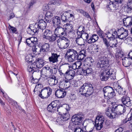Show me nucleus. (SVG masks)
<instances>
[{
    "instance_id": "dca6fc26",
    "label": "nucleus",
    "mask_w": 132,
    "mask_h": 132,
    "mask_svg": "<svg viewBox=\"0 0 132 132\" xmlns=\"http://www.w3.org/2000/svg\"><path fill=\"white\" fill-rule=\"evenodd\" d=\"M117 34V32L114 29H111L107 31L106 33H105V37L108 38L109 39L115 38V36Z\"/></svg>"
},
{
    "instance_id": "c756f323",
    "label": "nucleus",
    "mask_w": 132,
    "mask_h": 132,
    "mask_svg": "<svg viewBox=\"0 0 132 132\" xmlns=\"http://www.w3.org/2000/svg\"><path fill=\"white\" fill-rule=\"evenodd\" d=\"M35 25H34L33 27L32 28H29L28 29V33H29L30 35H33L35 33H37L38 31V29L37 28H35Z\"/></svg>"
},
{
    "instance_id": "49530a36",
    "label": "nucleus",
    "mask_w": 132,
    "mask_h": 132,
    "mask_svg": "<svg viewBox=\"0 0 132 132\" xmlns=\"http://www.w3.org/2000/svg\"><path fill=\"white\" fill-rule=\"evenodd\" d=\"M51 3L54 5H59L61 3V0H51Z\"/></svg>"
},
{
    "instance_id": "f704fd0d",
    "label": "nucleus",
    "mask_w": 132,
    "mask_h": 132,
    "mask_svg": "<svg viewBox=\"0 0 132 132\" xmlns=\"http://www.w3.org/2000/svg\"><path fill=\"white\" fill-rule=\"evenodd\" d=\"M85 71L86 75L87 76H88L93 73V70L92 69L90 68H86L85 70L82 69V72L85 73Z\"/></svg>"
},
{
    "instance_id": "09e8293b",
    "label": "nucleus",
    "mask_w": 132,
    "mask_h": 132,
    "mask_svg": "<svg viewBox=\"0 0 132 132\" xmlns=\"http://www.w3.org/2000/svg\"><path fill=\"white\" fill-rule=\"evenodd\" d=\"M105 34L102 30H99L98 32V35L99 37L102 38L104 37H105Z\"/></svg>"
},
{
    "instance_id": "774afa93",
    "label": "nucleus",
    "mask_w": 132,
    "mask_h": 132,
    "mask_svg": "<svg viewBox=\"0 0 132 132\" xmlns=\"http://www.w3.org/2000/svg\"><path fill=\"white\" fill-rule=\"evenodd\" d=\"M128 121H129L130 124L132 125V113L130 117L129 118Z\"/></svg>"
},
{
    "instance_id": "f8f14e48",
    "label": "nucleus",
    "mask_w": 132,
    "mask_h": 132,
    "mask_svg": "<svg viewBox=\"0 0 132 132\" xmlns=\"http://www.w3.org/2000/svg\"><path fill=\"white\" fill-rule=\"evenodd\" d=\"M46 23H47L45 20H40L38 23H36L35 24V28L38 29L39 31H43L45 28L46 26Z\"/></svg>"
},
{
    "instance_id": "9d476101",
    "label": "nucleus",
    "mask_w": 132,
    "mask_h": 132,
    "mask_svg": "<svg viewBox=\"0 0 132 132\" xmlns=\"http://www.w3.org/2000/svg\"><path fill=\"white\" fill-rule=\"evenodd\" d=\"M128 31L127 30L123 28H121L118 31V32H120V35H119V33H117V37H116L121 39L123 40L128 36Z\"/></svg>"
},
{
    "instance_id": "5701e85b",
    "label": "nucleus",
    "mask_w": 132,
    "mask_h": 132,
    "mask_svg": "<svg viewBox=\"0 0 132 132\" xmlns=\"http://www.w3.org/2000/svg\"><path fill=\"white\" fill-rule=\"evenodd\" d=\"M63 90V89H60L57 90L55 93L56 96L59 98H62L64 97L66 95V93Z\"/></svg>"
},
{
    "instance_id": "cd10ccee",
    "label": "nucleus",
    "mask_w": 132,
    "mask_h": 132,
    "mask_svg": "<svg viewBox=\"0 0 132 132\" xmlns=\"http://www.w3.org/2000/svg\"><path fill=\"white\" fill-rule=\"evenodd\" d=\"M98 37L97 35L93 34L90 37L89 40L88 41V43L91 44L93 43H94L98 40Z\"/></svg>"
},
{
    "instance_id": "1a4fd4ad",
    "label": "nucleus",
    "mask_w": 132,
    "mask_h": 132,
    "mask_svg": "<svg viewBox=\"0 0 132 132\" xmlns=\"http://www.w3.org/2000/svg\"><path fill=\"white\" fill-rule=\"evenodd\" d=\"M84 116L83 115L80 114L73 116L72 118V121L74 124L78 125L83 120Z\"/></svg>"
},
{
    "instance_id": "2f4dec72",
    "label": "nucleus",
    "mask_w": 132,
    "mask_h": 132,
    "mask_svg": "<svg viewBox=\"0 0 132 132\" xmlns=\"http://www.w3.org/2000/svg\"><path fill=\"white\" fill-rule=\"evenodd\" d=\"M115 57L117 58H120L123 56V53L122 51L119 48L116 49V52L115 54Z\"/></svg>"
},
{
    "instance_id": "39448f33",
    "label": "nucleus",
    "mask_w": 132,
    "mask_h": 132,
    "mask_svg": "<svg viewBox=\"0 0 132 132\" xmlns=\"http://www.w3.org/2000/svg\"><path fill=\"white\" fill-rule=\"evenodd\" d=\"M104 117L101 115H97L95 122V125L97 130H100L104 125Z\"/></svg>"
},
{
    "instance_id": "e433bc0d",
    "label": "nucleus",
    "mask_w": 132,
    "mask_h": 132,
    "mask_svg": "<svg viewBox=\"0 0 132 132\" xmlns=\"http://www.w3.org/2000/svg\"><path fill=\"white\" fill-rule=\"evenodd\" d=\"M110 40V45L112 47H117L118 42L117 40L115 38L112 39H111Z\"/></svg>"
},
{
    "instance_id": "72a5a7b5",
    "label": "nucleus",
    "mask_w": 132,
    "mask_h": 132,
    "mask_svg": "<svg viewBox=\"0 0 132 132\" xmlns=\"http://www.w3.org/2000/svg\"><path fill=\"white\" fill-rule=\"evenodd\" d=\"M81 28L82 29V30L81 31H79L78 30H77V37L76 38H82V33L83 32L85 31V29L84 27L83 26H81L79 27V28Z\"/></svg>"
},
{
    "instance_id": "bb28decb",
    "label": "nucleus",
    "mask_w": 132,
    "mask_h": 132,
    "mask_svg": "<svg viewBox=\"0 0 132 132\" xmlns=\"http://www.w3.org/2000/svg\"><path fill=\"white\" fill-rule=\"evenodd\" d=\"M118 4L117 3H109V4L107 5V8L109 10H114L118 9Z\"/></svg>"
},
{
    "instance_id": "6ab92c4d",
    "label": "nucleus",
    "mask_w": 132,
    "mask_h": 132,
    "mask_svg": "<svg viewBox=\"0 0 132 132\" xmlns=\"http://www.w3.org/2000/svg\"><path fill=\"white\" fill-rule=\"evenodd\" d=\"M59 55H58L56 53H52L51 55L48 58L49 62L54 63L58 62V58L60 56Z\"/></svg>"
},
{
    "instance_id": "603ef678",
    "label": "nucleus",
    "mask_w": 132,
    "mask_h": 132,
    "mask_svg": "<svg viewBox=\"0 0 132 132\" xmlns=\"http://www.w3.org/2000/svg\"><path fill=\"white\" fill-rule=\"evenodd\" d=\"M78 55V60H80L82 61H84L85 60H84V58L85 57H86V55Z\"/></svg>"
},
{
    "instance_id": "13d9d810",
    "label": "nucleus",
    "mask_w": 132,
    "mask_h": 132,
    "mask_svg": "<svg viewBox=\"0 0 132 132\" xmlns=\"http://www.w3.org/2000/svg\"><path fill=\"white\" fill-rule=\"evenodd\" d=\"M83 15L87 18L90 19V20H91V16L86 12L85 11Z\"/></svg>"
},
{
    "instance_id": "3c124183",
    "label": "nucleus",
    "mask_w": 132,
    "mask_h": 132,
    "mask_svg": "<svg viewBox=\"0 0 132 132\" xmlns=\"http://www.w3.org/2000/svg\"><path fill=\"white\" fill-rule=\"evenodd\" d=\"M75 63L78 69H80L81 68L82 63L81 61H78Z\"/></svg>"
},
{
    "instance_id": "412c9836",
    "label": "nucleus",
    "mask_w": 132,
    "mask_h": 132,
    "mask_svg": "<svg viewBox=\"0 0 132 132\" xmlns=\"http://www.w3.org/2000/svg\"><path fill=\"white\" fill-rule=\"evenodd\" d=\"M50 45L49 44L45 43L43 44L40 49V51L43 52H47L50 51Z\"/></svg>"
},
{
    "instance_id": "393cba45",
    "label": "nucleus",
    "mask_w": 132,
    "mask_h": 132,
    "mask_svg": "<svg viewBox=\"0 0 132 132\" xmlns=\"http://www.w3.org/2000/svg\"><path fill=\"white\" fill-rule=\"evenodd\" d=\"M70 41L63 40L61 43L59 47L60 49H65L67 48L70 44Z\"/></svg>"
},
{
    "instance_id": "4be33fe9",
    "label": "nucleus",
    "mask_w": 132,
    "mask_h": 132,
    "mask_svg": "<svg viewBox=\"0 0 132 132\" xmlns=\"http://www.w3.org/2000/svg\"><path fill=\"white\" fill-rule=\"evenodd\" d=\"M122 64L125 67H128L131 64L132 59L128 57H125L124 59H122Z\"/></svg>"
},
{
    "instance_id": "a878e982",
    "label": "nucleus",
    "mask_w": 132,
    "mask_h": 132,
    "mask_svg": "<svg viewBox=\"0 0 132 132\" xmlns=\"http://www.w3.org/2000/svg\"><path fill=\"white\" fill-rule=\"evenodd\" d=\"M114 90L113 88L110 86L105 87L103 89V91L104 93V96H107V95L109 93H111Z\"/></svg>"
},
{
    "instance_id": "0eeeda50",
    "label": "nucleus",
    "mask_w": 132,
    "mask_h": 132,
    "mask_svg": "<svg viewBox=\"0 0 132 132\" xmlns=\"http://www.w3.org/2000/svg\"><path fill=\"white\" fill-rule=\"evenodd\" d=\"M57 103H59L57 101H55L50 104L47 107V111L51 113H54L55 111L58 112L60 106H57Z\"/></svg>"
},
{
    "instance_id": "4c0bfd02",
    "label": "nucleus",
    "mask_w": 132,
    "mask_h": 132,
    "mask_svg": "<svg viewBox=\"0 0 132 132\" xmlns=\"http://www.w3.org/2000/svg\"><path fill=\"white\" fill-rule=\"evenodd\" d=\"M76 43L80 46L84 45V40L82 38H76L75 40Z\"/></svg>"
},
{
    "instance_id": "aec40b11",
    "label": "nucleus",
    "mask_w": 132,
    "mask_h": 132,
    "mask_svg": "<svg viewBox=\"0 0 132 132\" xmlns=\"http://www.w3.org/2000/svg\"><path fill=\"white\" fill-rule=\"evenodd\" d=\"M113 86L114 88L120 95H122L125 94V90L124 89H123V88H122L118 84L114 85Z\"/></svg>"
},
{
    "instance_id": "6e6d98bb",
    "label": "nucleus",
    "mask_w": 132,
    "mask_h": 132,
    "mask_svg": "<svg viewBox=\"0 0 132 132\" xmlns=\"http://www.w3.org/2000/svg\"><path fill=\"white\" fill-rule=\"evenodd\" d=\"M105 37H104L102 38L103 40V42L106 46L110 44L109 42L107 41V39L106 38H105Z\"/></svg>"
},
{
    "instance_id": "c03bdc74",
    "label": "nucleus",
    "mask_w": 132,
    "mask_h": 132,
    "mask_svg": "<svg viewBox=\"0 0 132 132\" xmlns=\"http://www.w3.org/2000/svg\"><path fill=\"white\" fill-rule=\"evenodd\" d=\"M36 69L32 67V64L31 65H29L28 66V71L30 72L31 73L33 74L34 72H36L35 71L34 69Z\"/></svg>"
},
{
    "instance_id": "de8ad7c7",
    "label": "nucleus",
    "mask_w": 132,
    "mask_h": 132,
    "mask_svg": "<svg viewBox=\"0 0 132 132\" xmlns=\"http://www.w3.org/2000/svg\"><path fill=\"white\" fill-rule=\"evenodd\" d=\"M116 94L115 93L114 90H113V92L111 93H109L107 95V97L108 98H113V97L116 96Z\"/></svg>"
},
{
    "instance_id": "ddd939ff",
    "label": "nucleus",
    "mask_w": 132,
    "mask_h": 132,
    "mask_svg": "<svg viewBox=\"0 0 132 132\" xmlns=\"http://www.w3.org/2000/svg\"><path fill=\"white\" fill-rule=\"evenodd\" d=\"M65 30L68 31V33L70 35H72L73 37H75L76 36V31L73 29L72 25L71 24L67 23L64 25Z\"/></svg>"
},
{
    "instance_id": "4d7b16f0",
    "label": "nucleus",
    "mask_w": 132,
    "mask_h": 132,
    "mask_svg": "<svg viewBox=\"0 0 132 132\" xmlns=\"http://www.w3.org/2000/svg\"><path fill=\"white\" fill-rule=\"evenodd\" d=\"M9 26L10 27V28H9V29H11V30L12 31V32L14 33H15L16 30V28L14 27L11 26L10 24H9Z\"/></svg>"
},
{
    "instance_id": "2eb2a0df",
    "label": "nucleus",
    "mask_w": 132,
    "mask_h": 132,
    "mask_svg": "<svg viewBox=\"0 0 132 132\" xmlns=\"http://www.w3.org/2000/svg\"><path fill=\"white\" fill-rule=\"evenodd\" d=\"M75 75V72L74 71L70 69L67 70L64 75L65 77V79L68 80L73 79Z\"/></svg>"
},
{
    "instance_id": "f3484780",
    "label": "nucleus",
    "mask_w": 132,
    "mask_h": 132,
    "mask_svg": "<svg viewBox=\"0 0 132 132\" xmlns=\"http://www.w3.org/2000/svg\"><path fill=\"white\" fill-rule=\"evenodd\" d=\"M123 22L125 26L128 28H130L132 25V17L128 16L124 18Z\"/></svg>"
},
{
    "instance_id": "680f3d73",
    "label": "nucleus",
    "mask_w": 132,
    "mask_h": 132,
    "mask_svg": "<svg viewBox=\"0 0 132 132\" xmlns=\"http://www.w3.org/2000/svg\"><path fill=\"white\" fill-rule=\"evenodd\" d=\"M107 47L106 49L108 51H109V52H111L112 50V46H110V44H109L108 45H106V46Z\"/></svg>"
},
{
    "instance_id": "58836bf2",
    "label": "nucleus",
    "mask_w": 132,
    "mask_h": 132,
    "mask_svg": "<svg viewBox=\"0 0 132 132\" xmlns=\"http://www.w3.org/2000/svg\"><path fill=\"white\" fill-rule=\"evenodd\" d=\"M67 36V32L65 29L64 28L62 27L59 37H61L62 36Z\"/></svg>"
},
{
    "instance_id": "423d86ee",
    "label": "nucleus",
    "mask_w": 132,
    "mask_h": 132,
    "mask_svg": "<svg viewBox=\"0 0 132 132\" xmlns=\"http://www.w3.org/2000/svg\"><path fill=\"white\" fill-rule=\"evenodd\" d=\"M52 92L51 89L49 87H46L41 90L39 96L43 99L47 98L51 95Z\"/></svg>"
},
{
    "instance_id": "f257e3e1",
    "label": "nucleus",
    "mask_w": 132,
    "mask_h": 132,
    "mask_svg": "<svg viewBox=\"0 0 132 132\" xmlns=\"http://www.w3.org/2000/svg\"><path fill=\"white\" fill-rule=\"evenodd\" d=\"M109 58L105 56L103 57L99 60L97 63V66L98 68H103L105 70L102 72L100 75L101 80L102 81H106L110 76L114 73L112 69H107L109 66Z\"/></svg>"
},
{
    "instance_id": "473e14b6",
    "label": "nucleus",
    "mask_w": 132,
    "mask_h": 132,
    "mask_svg": "<svg viewBox=\"0 0 132 132\" xmlns=\"http://www.w3.org/2000/svg\"><path fill=\"white\" fill-rule=\"evenodd\" d=\"M62 27L60 26H56V28L54 30V35L56 39L57 37H59V35L60 32L61 28Z\"/></svg>"
},
{
    "instance_id": "b1692460",
    "label": "nucleus",
    "mask_w": 132,
    "mask_h": 132,
    "mask_svg": "<svg viewBox=\"0 0 132 132\" xmlns=\"http://www.w3.org/2000/svg\"><path fill=\"white\" fill-rule=\"evenodd\" d=\"M52 22L55 28L56 26H60L61 24L60 18L57 16H54L52 20Z\"/></svg>"
},
{
    "instance_id": "5fc2aeb1",
    "label": "nucleus",
    "mask_w": 132,
    "mask_h": 132,
    "mask_svg": "<svg viewBox=\"0 0 132 132\" xmlns=\"http://www.w3.org/2000/svg\"><path fill=\"white\" fill-rule=\"evenodd\" d=\"M61 20L62 22H64L67 21V17L66 16L64 15V14L61 15Z\"/></svg>"
},
{
    "instance_id": "052dcab7",
    "label": "nucleus",
    "mask_w": 132,
    "mask_h": 132,
    "mask_svg": "<svg viewBox=\"0 0 132 132\" xmlns=\"http://www.w3.org/2000/svg\"><path fill=\"white\" fill-rule=\"evenodd\" d=\"M31 38L33 39V41H32V43H33L34 45H35L36 44H37V38L36 37H31Z\"/></svg>"
},
{
    "instance_id": "69168bd1",
    "label": "nucleus",
    "mask_w": 132,
    "mask_h": 132,
    "mask_svg": "<svg viewBox=\"0 0 132 132\" xmlns=\"http://www.w3.org/2000/svg\"><path fill=\"white\" fill-rule=\"evenodd\" d=\"M113 98H107V103L108 104H111L113 102L112 101Z\"/></svg>"
},
{
    "instance_id": "6e6552de",
    "label": "nucleus",
    "mask_w": 132,
    "mask_h": 132,
    "mask_svg": "<svg viewBox=\"0 0 132 132\" xmlns=\"http://www.w3.org/2000/svg\"><path fill=\"white\" fill-rule=\"evenodd\" d=\"M43 38L48 39L50 42H53L56 40L54 34L53 35L52 31L48 29L45 31Z\"/></svg>"
},
{
    "instance_id": "c9c22d12",
    "label": "nucleus",
    "mask_w": 132,
    "mask_h": 132,
    "mask_svg": "<svg viewBox=\"0 0 132 132\" xmlns=\"http://www.w3.org/2000/svg\"><path fill=\"white\" fill-rule=\"evenodd\" d=\"M62 117L61 116L60 117H58L56 120V124L59 125H63L65 123V121L63 120Z\"/></svg>"
},
{
    "instance_id": "7ed1b4c3",
    "label": "nucleus",
    "mask_w": 132,
    "mask_h": 132,
    "mask_svg": "<svg viewBox=\"0 0 132 132\" xmlns=\"http://www.w3.org/2000/svg\"><path fill=\"white\" fill-rule=\"evenodd\" d=\"M93 90L92 85L89 83H86L80 88L79 92L81 94L88 96L92 94Z\"/></svg>"
},
{
    "instance_id": "37998d69",
    "label": "nucleus",
    "mask_w": 132,
    "mask_h": 132,
    "mask_svg": "<svg viewBox=\"0 0 132 132\" xmlns=\"http://www.w3.org/2000/svg\"><path fill=\"white\" fill-rule=\"evenodd\" d=\"M88 37L89 34L87 33L83 32L82 33V38L84 40L87 42L88 43V41L89 40Z\"/></svg>"
},
{
    "instance_id": "f03ea898",
    "label": "nucleus",
    "mask_w": 132,
    "mask_h": 132,
    "mask_svg": "<svg viewBox=\"0 0 132 132\" xmlns=\"http://www.w3.org/2000/svg\"><path fill=\"white\" fill-rule=\"evenodd\" d=\"M126 107L122 104L114 105L112 108L108 107L106 109L105 114L110 118H114L117 117V115H121L125 113Z\"/></svg>"
},
{
    "instance_id": "7c9ffc66",
    "label": "nucleus",
    "mask_w": 132,
    "mask_h": 132,
    "mask_svg": "<svg viewBox=\"0 0 132 132\" xmlns=\"http://www.w3.org/2000/svg\"><path fill=\"white\" fill-rule=\"evenodd\" d=\"M127 9L126 12L128 13L132 12V0H129L127 4Z\"/></svg>"
},
{
    "instance_id": "0e129e2a",
    "label": "nucleus",
    "mask_w": 132,
    "mask_h": 132,
    "mask_svg": "<svg viewBox=\"0 0 132 132\" xmlns=\"http://www.w3.org/2000/svg\"><path fill=\"white\" fill-rule=\"evenodd\" d=\"M85 50H82L80 51L78 54V55H85ZM81 56V55H80Z\"/></svg>"
},
{
    "instance_id": "4468645a",
    "label": "nucleus",
    "mask_w": 132,
    "mask_h": 132,
    "mask_svg": "<svg viewBox=\"0 0 132 132\" xmlns=\"http://www.w3.org/2000/svg\"><path fill=\"white\" fill-rule=\"evenodd\" d=\"M121 101L123 104H122L123 105L125 106L126 105L128 107L131 105L130 98L126 95H124L121 97Z\"/></svg>"
},
{
    "instance_id": "bf43d9fd",
    "label": "nucleus",
    "mask_w": 132,
    "mask_h": 132,
    "mask_svg": "<svg viewBox=\"0 0 132 132\" xmlns=\"http://www.w3.org/2000/svg\"><path fill=\"white\" fill-rule=\"evenodd\" d=\"M74 132H83V130L79 127L75 128Z\"/></svg>"
},
{
    "instance_id": "e2e57ef3",
    "label": "nucleus",
    "mask_w": 132,
    "mask_h": 132,
    "mask_svg": "<svg viewBox=\"0 0 132 132\" xmlns=\"http://www.w3.org/2000/svg\"><path fill=\"white\" fill-rule=\"evenodd\" d=\"M43 10L45 11H47L49 9V7L48 5H45L43 6Z\"/></svg>"
},
{
    "instance_id": "8fccbe9b",
    "label": "nucleus",
    "mask_w": 132,
    "mask_h": 132,
    "mask_svg": "<svg viewBox=\"0 0 132 132\" xmlns=\"http://www.w3.org/2000/svg\"><path fill=\"white\" fill-rule=\"evenodd\" d=\"M11 103L12 105L16 109L19 106L17 104V102L13 100L11 101Z\"/></svg>"
},
{
    "instance_id": "a211bd4d",
    "label": "nucleus",
    "mask_w": 132,
    "mask_h": 132,
    "mask_svg": "<svg viewBox=\"0 0 132 132\" xmlns=\"http://www.w3.org/2000/svg\"><path fill=\"white\" fill-rule=\"evenodd\" d=\"M48 83L51 86L56 85L58 83V80L54 75H51L48 80Z\"/></svg>"
},
{
    "instance_id": "338daca9",
    "label": "nucleus",
    "mask_w": 132,
    "mask_h": 132,
    "mask_svg": "<svg viewBox=\"0 0 132 132\" xmlns=\"http://www.w3.org/2000/svg\"><path fill=\"white\" fill-rule=\"evenodd\" d=\"M35 3V1L34 0H32L30 2L29 4V8L32 6Z\"/></svg>"
},
{
    "instance_id": "9b49d317",
    "label": "nucleus",
    "mask_w": 132,
    "mask_h": 132,
    "mask_svg": "<svg viewBox=\"0 0 132 132\" xmlns=\"http://www.w3.org/2000/svg\"><path fill=\"white\" fill-rule=\"evenodd\" d=\"M44 65V61L41 58L37 59L35 62L32 64V67L35 69L41 68Z\"/></svg>"
},
{
    "instance_id": "ea45409f",
    "label": "nucleus",
    "mask_w": 132,
    "mask_h": 132,
    "mask_svg": "<svg viewBox=\"0 0 132 132\" xmlns=\"http://www.w3.org/2000/svg\"><path fill=\"white\" fill-rule=\"evenodd\" d=\"M32 39V38L31 37L26 39V43L28 46L30 47L34 46V44H33V43H32V41H33Z\"/></svg>"
},
{
    "instance_id": "a19ab883",
    "label": "nucleus",
    "mask_w": 132,
    "mask_h": 132,
    "mask_svg": "<svg viewBox=\"0 0 132 132\" xmlns=\"http://www.w3.org/2000/svg\"><path fill=\"white\" fill-rule=\"evenodd\" d=\"M95 124L94 126L92 125L88 126L87 129H86V130L84 131V132H92L94 131L95 130Z\"/></svg>"
},
{
    "instance_id": "20e7f679",
    "label": "nucleus",
    "mask_w": 132,
    "mask_h": 132,
    "mask_svg": "<svg viewBox=\"0 0 132 132\" xmlns=\"http://www.w3.org/2000/svg\"><path fill=\"white\" fill-rule=\"evenodd\" d=\"M78 53L76 51L72 49H70L67 50L65 55L68 61L71 62L78 60Z\"/></svg>"
},
{
    "instance_id": "864d4df0",
    "label": "nucleus",
    "mask_w": 132,
    "mask_h": 132,
    "mask_svg": "<svg viewBox=\"0 0 132 132\" xmlns=\"http://www.w3.org/2000/svg\"><path fill=\"white\" fill-rule=\"evenodd\" d=\"M64 87L65 88H68L70 86V82L68 80H65Z\"/></svg>"
},
{
    "instance_id": "c85d7f7f",
    "label": "nucleus",
    "mask_w": 132,
    "mask_h": 132,
    "mask_svg": "<svg viewBox=\"0 0 132 132\" xmlns=\"http://www.w3.org/2000/svg\"><path fill=\"white\" fill-rule=\"evenodd\" d=\"M53 16L52 13L49 11H47L45 14V21L47 23H49L51 21V19Z\"/></svg>"
},
{
    "instance_id": "a18cd8bd",
    "label": "nucleus",
    "mask_w": 132,
    "mask_h": 132,
    "mask_svg": "<svg viewBox=\"0 0 132 132\" xmlns=\"http://www.w3.org/2000/svg\"><path fill=\"white\" fill-rule=\"evenodd\" d=\"M63 115H62V116H61L63 118V120L66 121L69 119L70 118L69 115L68 113H63Z\"/></svg>"
},
{
    "instance_id": "79ce46f5",
    "label": "nucleus",
    "mask_w": 132,
    "mask_h": 132,
    "mask_svg": "<svg viewBox=\"0 0 132 132\" xmlns=\"http://www.w3.org/2000/svg\"><path fill=\"white\" fill-rule=\"evenodd\" d=\"M33 57V56L31 54H29L26 57V60L27 61L30 62L32 61V58Z\"/></svg>"
}]
</instances>
